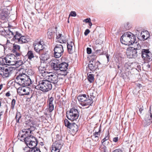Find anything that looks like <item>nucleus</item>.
Returning <instances> with one entry per match:
<instances>
[{
	"label": "nucleus",
	"instance_id": "b1692460",
	"mask_svg": "<svg viewBox=\"0 0 152 152\" xmlns=\"http://www.w3.org/2000/svg\"><path fill=\"white\" fill-rule=\"evenodd\" d=\"M69 128L71 129L72 132L75 133L78 130V126L75 123H72Z\"/></svg>",
	"mask_w": 152,
	"mask_h": 152
},
{
	"label": "nucleus",
	"instance_id": "ddd939ff",
	"mask_svg": "<svg viewBox=\"0 0 152 152\" xmlns=\"http://www.w3.org/2000/svg\"><path fill=\"white\" fill-rule=\"evenodd\" d=\"M142 56L144 60L152 59V55L148 50L144 49L142 50Z\"/></svg>",
	"mask_w": 152,
	"mask_h": 152
},
{
	"label": "nucleus",
	"instance_id": "f3484780",
	"mask_svg": "<svg viewBox=\"0 0 152 152\" xmlns=\"http://www.w3.org/2000/svg\"><path fill=\"white\" fill-rule=\"evenodd\" d=\"M60 64V62L59 61L56 59L52 61L51 66L54 70L59 71Z\"/></svg>",
	"mask_w": 152,
	"mask_h": 152
},
{
	"label": "nucleus",
	"instance_id": "bf43d9fd",
	"mask_svg": "<svg viewBox=\"0 0 152 152\" xmlns=\"http://www.w3.org/2000/svg\"><path fill=\"white\" fill-rule=\"evenodd\" d=\"M89 26H91L92 25V23L91 21L89 22Z\"/></svg>",
	"mask_w": 152,
	"mask_h": 152
},
{
	"label": "nucleus",
	"instance_id": "bb28decb",
	"mask_svg": "<svg viewBox=\"0 0 152 152\" xmlns=\"http://www.w3.org/2000/svg\"><path fill=\"white\" fill-rule=\"evenodd\" d=\"M29 41V39L25 36H21L20 40H19V42L20 43H27Z\"/></svg>",
	"mask_w": 152,
	"mask_h": 152
},
{
	"label": "nucleus",
	"instance_id": "7ed1b4c3",
	"mask_svg": "<svg viewBox=\"0 0 152 152\" xmlns=\"http://www.w3.org/2000/svg\"><path fill=\"white\" fill-rule=\"evenodd\" d=\"M135 40V36L129 32L124 33L121 38V41L122 44L128 45L133 44Z\"/></svg>",
	"mask_w": 152,
	"mask_h": 152
},
{
	"label": "nucleus",
	"instance_id": "338daca9",
	"mask_svg": "<svg viewBox=\"0 0 152 152\" xmlns=\"http://www.w3.org/2000/svg\"><path fill=\"white\" fill-rule=\"evenodd\" d=\"M150 110L151 111V108H150Z\"/></svg>",
	"mask_w": 152,
	"mask_h": 152
},
{
	"label": "nucleus",
	"instance_id": "423d86ee",
	"mask_svg": "<svg viewBox=\"0 0 152 152\" xmlns=\"http://www.w3.org/2000/svg\"><path fill=\"white\" fill-rule=\"evenodd\" d=\"M15 68L8 66H0V75L3 78L9 77L12 73Z\"/></svg>",
	"mask_w": 152,
	"mask_h": 152
},
{
	"label": "nucleus",
	"instance_id": "2eb2a0df",
	"mask_svg": "<svg viewBox=\"0 0 152 152\" xmlns=\"http://www.w3.org/2000/svg\"><path fill=\"white\" fill-rule=\"evenodd\" d=\"M9 12L6 9L0 10V20H5L7 19L9 15Z\"/></svg>",
	"mask_w": 152,
	"mask_h": 152
},
{
	"label": "nucleus",
	"instance_id": "f8f14e48",
	"mask_svg": "<svg viewBox=\"0 0 152 152\" xmlns=\"http://www.w3.org/2000/svg\"><path fill=\"white\" fill-rule=\"evenodd\" d=\"M25 86L19 87L17 90L18 93L20 95H27L31 92L30 88Z\"/></svg>",
	"mask_w": 152,
	"mask_h": 152
},
{
	"label": "nucleus",
	"instance_id": "f257e3e1",
	"mask_svg": "<svg viewBox=\"0 0 152 152\" xmlns=\"http://www.w3.org/2000/svg\"><path fill=\"white\" fill-rule=\"evenodd\" d=\"M31 132L29 129H26L22 131L20 139V141L25 142L29 147L26 148L25 152H33V148L35 147L37 144L36 138L31 135Z\"/></svg>",
	"mask_w": 152,
	"mask_h": 152
},
{
	"label": "nucleus",
	"instance_id": "58836bf2",
	"mask_svg": "<svg viewBox=\"0 0 152 152\" xmlns=\"http://www.w3.org/2000/svg\"><path fill=\"white\" fill-rule=\"evenodd\" d=\"M15 99H13L12 100L11 102V108L12 109H13L14 108L15 104Z\"/></svg>",
	"mask_w": 152,
	"mask_h": 152
},
{
	"label": "nucleus",
	"instance_id": "ea45409f",
	"mask_svg": "<svg viewBox=\"0 0 152 152\" xmlns=\"http://www.w3.org/2000/svg\"><path fill=\"white\" fill-rule=\"evenodd\" d=\"M101 152H108L106 147L104 146H103V147L101 148Z\"/></svg>",
	"mask_w": 152,
	"mask_h": 152
},
{
	"label": "nucleus",
	"instance_id": "2f4dec72",
	"mask_svg": "<svg viewBox=\"0 0 152 152\" xmlns=\"http://www.w3.org/2000/svg\"><path fill=\"white\" fill-rule=\"evenodd\" d=\"M21 115L19 112H17L15 116L16 122L17 123H20L19 120L21 117Z\"/></svg>",
	"mask_w": 152,
	"mask_h": 152
},
{
	"label": "nucleus",
	"instance_id": "c9c22d12",
	"mask_svg": "<svg viewBox=\"0 0 152 152\" xmlns=\"http://www.w3.org/2000/svg\"><path fill=\"white\" fill-rule=\"evenodd\" d=\"M100 129H99V131L98 132H95L94 133L93 135L91 136V137H99L100 134Z\"/></svg>",
	"mask_w": 152,
	"mask_h": 152
},
{
	"label": "nucleus",
	"instance_id": "4468645a",
	"mask_svg": "<svg viewBox=\"0 0 152 152\" xmlns=\"http://www.w3.org/2000/svg\"><path fill=\"white\" fill-rule=\"evenodd\" d=\"M43 43L39 41L38 42H35L34 44V49L37 52L41 53L44 47L43 45Z\"/></svg>",
	"mask_w": 152,
	"mask_h": 152
},
{
	"label": "nucleus",
	"instance_id": "4be33fe9",
	"mask_svg": "<svg viewBox=\"0 0 152 152\" xmlns=\"http://www.w3.org/2000/svg\"><path fill=\"white\" fill-rule=\"evenodd\" d=\"M63 142L61 140H57L55 142L53 143L52 146L54 148L58 149L60 150L63 145Z\"/></svg>",
	"mask_w": 152,
	"mask_h": 152
},
{
	"label": "nucleus",
	"instance_id": "69168bd1",
	"mask_svg": "<svg viewBox=\"0 0 152 152\" xmlns=\"http://www.w3.org/2000/svg\"><path fill=\"white\" fill-rule=\"evenodd\" d=\"M38 12L39 13V11H38Z\"/></svg>",
	"mask_w": 152,
	"mask_h": 152
},
{
	"label": "nucleus",
	"instance_id": "a18cd8bd",
	"mask_svg": "<svg viewBox=\"0 0 152 152\" xmlns=\"http://www.w3.org/2000/svg\"><path fill=\"white\" fill-rule=\"evenodd\" d=\"M87 52L88 54H90L91 52V48H87Z\"/></svg>",
	"mask_w": 152,
	"mask_h": 152
},
{
	"label": "nucleus",
	"instance_id": "de8ad7c7",
	"mask_svg": "<svg viewBox=\"0 0 152 152\" xmlns=\"http://www.w3.org/2000/svg\"><path fill=\"white\" fill-rule=\"evenodd\" d=\"M90 21H91V20L90 18H87L83 20V22H85L86 23H89Z\"/></svg>",
	"mask_w": 152,
	"mask_h": 152
},
{
	"label": "nucleus",
	"instance_id": "393cba45",
	"mask_svg": "<svg viewBox=\"0 0 152 152\" xmlns=\"http://www.w3.org/2000/svg\"><path fill=\"white\" fill-rule=\"evenodd\" d=\"M50 58V56L48 53L47 52L42 54L41 59L43 61H45L47 60Z\"/></svg>",
	"mask_w": 152,
	"mask_h": 152
},
{
	"label": "nucleus",
	"instance_id": "c03bdc74",
	"mask_svg": "<svg viewBox=\"0 0 152 152\" xmlns=\"http://www.w3.org/2000/svg\"><path fill=\"white\" fill-rule=\"evenodd\" d=\"M33 152H40L39 148L34 147L33 148Z\"/></svg>",
	"mask_w": 152,
	"mask_h": 152
},
{
	"label": "nucleus",
	"instance_id": "39448f33",
	"mask_svg": "<svg viewBox=\"0 0 152 152\" xmlns=\"http://www.w3.org/2000/svg\"><path fill=\"white\" fill-rule=\"evenodd\" d=\"M16 57L14 55L7 56L4 58H0V62L4 65H14L16 62Z\"/></svg>",
	"mask_w": 152,
	"mask_h": 152
},
{
	"label": "nucleus",
	"instance_id": "cd10ccee",
	"mask_svg": "<svg viewBox=\"0 0 152 152\" xmlns=\"http://www.w3.org/2000/svg\"><path fill=\"white\" fill-rule=\"evenodd\" d=\"M54 28H50L48 29V37L49 39L52 38L54 34L53 31Z\"/></svg>",
	"mask_w": 152,
	"mask_h": 152
},
{
	"label": "nucleus",
	"instance_id": "8fccbe9b",
	"mask_svg": "<svg viewBox=\"0 0 152 152\" xmlns=\"http://www.w3.org/2000/svg\"><path fill=\"white\" fill-rule=\"evenodd\" d=\"M119 140V138L118 137H115L113 139V141L114 142H117Z\"/></svg>",
	"mask_w": 152,
	"mask_h": 152
},
{
	"label": "nucleus",
	"instance_id": "37998d69",
	"mask_svg": "<svg viewBox=\"0 0 152 152\" xmlns=\"http://www.w3.org/2000/svg\"><path fill=\"white\" fill-rule=\"evenodd\" d=\"M71 16L73 17H75L76 16V14L75 12V11H72L71 12L69 16Z\"/></svg>",
	"mask_w": 152,
	"mask_h": 152
},
{
	"label": "nucleus",
	"instance_id": "6e6552de",
	"mask_svg": "<svg viewBox=\"0 0 152 152\" xmlns=\"http://www.w3.org/2000/svg\"><path fill=\"white\" fill-rule=\"evenodd\" d=\"M67 118L69 120L74 121H76L79 116V113L78 110L75 108H72L66 113Z\"/></svg>",
	"mask_w": 152,
	"mask_h": 152
},
{
	"label": "nucleus",
	"instance_id": "680f3d73",
	"mask_svg": "<svg viewBox=\"0 0 152 152\" xmlns=\"http://www.w3.org/2000/svg\"><path fill=\"white\" fill-rule=\"evenodd\" d=\"M28 71L32 72V73H31V74H33V72L32 71V70H30Z\"/></svg>",
	"mask_w": 152,
	"mask_h": 152
},
{
	"label": "nucleus",
	"instance_id": "864d4df0",
	"mask_svg": "<svg viewBox=\"0 0 152 152\" xmlns=\"http://www.w3.org/2000/svg\"><path fill=\"white\" fill-rule=\"evenodd\" d=\"M129 25V23H127L125 25V27L126 28V29H129V27L128 26V25Z\"/></svg>",
	"mask_w": 152,
	"mask_h": 152
},
{
	"label": "nucleus",
	"instance_id": "e433bc0d",
	"mask_svg": "<svg viewBox=\"0 0 152 152\" xmlns=\"http://www.w3.org/2000/svg\"><path fill=\"white\" fill-rule=\"evenodd\" d=\"M88 66L90 69L92 71L95 69V67L92 63L89 64L88 65Z\"/></svg>",
	"mask_w": 152,
	"mask_h": 152
},
{
	"label": "nucleus",
	"instance_id": "7c9ffc66",
	"mask_svg": "<svg viewBox=\"0 0 152 152\" xmlns=\"http://www.w3.org/2000/svg\"><path fill=\"white\" fill-rule=\"evenodd\" d=\"M27 56L28 58L30 60H31L32 58H35L33 52L31 50L28 51L27 53Z\"/></svg>",
	"mask_w": 152,
	"mask_h": 152
},
{
	"label": "nucleus",
	"instance_id": "09e8293b",
	"mask_svg": "<svg viewBox=\"0 0 152 152\" xmlns=\"http://www.w3.org/2000/svg\"><path fill=\"white\" fill-rule=\"evenodd\" d=\"M90 32V31L88 29H87L86 30L84 34L85 36H87Z\"/></svg>",
	"mask_w": 152,
	"mask_h": 152
},
{
	"label": "nucleus",
	"instance_id": "9b49d317",
	"mask_svg": "<svg viewBox=\"0 0 152 152\" xmlns=\"http://www.w3.org/2000/svg\"><path fill=\"white\" fill-rule=\"evenodd\" d=\"M137 48L129 47L127 48L126 54L129 58H135L137 56Z\"/></svg>",
	"mask_w": 152,
	"mask_h": 152
},
{
	"label": "nucleus",
	"instance_id": "c85d7f7f",
	"mask_svg": "<svg viewBox=\"0 0 152 152\" xmlns=\"http://www.w3.org/2000/svg\"><path fill=\"white\" fill-rule=\"evenodd\" d=\"M13 49L12 51L14 52H15L20 51V47L19 45L15 44H13Z\"/></svg>",
	"mask_w": 152,
	"mask_h": 152
},
{
	"label": "nucleus",
	"instance_id": "f03ea898",
	"mask_svg": "<svg viewBox=\"0 0 152 152\" xmlns=\"http://www.w3.org/2000/svg\"><path fill=\"white\" fill-rule=\"evenodd\" d=\"M37 85L36 86L35 88L44 92L49 91L52 88L51 84L47 80L37 81Z\"/></svg>",
	"mask_w": 152,
	"mask_h": 152
},
{
	"label": "nucleus",
	"instance_id": "a878e982",
	"mask_svg": "<svg viewBox=\"0 0 152 152\" xmlns=\"http://www.w3.org/2000/svg\"><path fill=\"white\" fill-rule=\"evenodd\" d=\"M140 36L142 39H146L149 37L148 32L147 31H142L140 33Z\"/></svg>",
	"mask_w": 152,
	"mask_h": 152
},
{
	"label": "nucleus",
	"instance_id": "4c0bfd02",
	"mask_svg": "<svg viewBox=\"0 0 152 152\" xmlns=\"http://www.w3.org/2000/svg\"><path fill=\"white\" fill-rule=\"evenodd\" d=\"M51 152H59L60 150L58 149L54 148L53 147L51 146Z\"/></svg>",
	"mask_w": 152,
	"mask_h": 152
},
{
	"label": "nucleus",
	"instance_id": "0e129e2a",
	"mask_svg": "<svg viewBox=\"0 0 152 152\" xmlns=\"http://www.w3.org/2000/svg\"><path fill=\"white\" fill-rule=\"evenodd\" d=\"M56 136H57V137H59V136L58 135H56Z\"/></svg>",
	"mask_w": 152,
	"mask_h": 152
},
{
	"label": "nucleus",
	"instance_id": "774afa93",
	"mask_svg": "<svg viewBox=\"0 0 152 152\" xmlns=\"http://www.w3.org/2000/svg\"><path fill=\"white\" fill-rule=\"evenodd\" d=\"M68 23H69V21H68Z\"/></svg>",
	"mask_w": 152,
	"mask_h": 152
},
{
	"label": "nucleus",
	"instance_id": "052dcab7",
	"mask_svg": "<svg viewBox=\"0 0 152 152\" xmlns=\"http://www.w3.org/2000/svg\"><path fill=\"white\" fill-rule=\"evenodd\" d=\"M2 85H1L0 86V90L2 88Z\"/></svg>",
	"mask_w": 152,
	"mask_h": 152
},
{
	"label": "nucleus",
	"instance_id": "473e14b6",
	"mask_svg": "<svg viewBox=\"0 0 152 152\" xmlns=\"http://www.w3.org/2000/svg\"><path fill=\"white\" fill-rule=\"evenodd\" d=\"M87 79L90 83L92 82L94 80L93 75L92 74H89L88 75Z\"/></svg>",
	"mask_w": 152,
	"mask_h": 152
},
{
	"label": "nucleus",
	"instance_id": "f704fd0d",
	"mask_svg": "<svg viewBox=\"0 0 152 152\" xmlns=\"http://www.w3.org/2000/svg\"><path fill=\"white\" fill-rule=\"evenodd\" d=\"M98 42V41L96 40V43L94 45V48L95 50H96V51H98L100 50H99L97 49V48L98 47H101V45L100 44H97Z\"/></svg>",
	"mask_w": 152,
	"mask_h": 152
},
{
	"label": "nucleus",
	"instance_id": "dca6fc26",
	"mask_svg": "<svg viewBox=\"0 0 152 152\" xmlns=\"http://www.w3.org/2000/svg\"><path fill=\"white\" fill-rule=\"evenodd\" d=\"M56 42H58L60 43H65L66 42V37L62 35L61 34H56Z\"/></svg>",
	"mask_w": 152,
	"mask_h": 152
},
{
	"label": "nucleus",
	"instance_id": "a211bd4d",
	"mask_svg": "<svg viewBox=\"0 0 152 152\" xmlns=\"http://www.w3.org/2000/svg\"><path fill=\"white\" fill-rule=\"evenodd\" d=\"M152 115L150 113L149 115H147L143 121V123L145 126H148L152 122Z\"/></svg>",
	"mask_w": 152,
	"mask_h": 152
},
{
	"label": "nucleus",
	"instance_id": "3c124183",
	"mask_svg": "<svg viewBox=\"0 0 152 152\" xmlns=\"http://www.w3.org/2000/svg\"><path fill=\"white\" fill-rule=\"evenodd\" d=\"M9 34L10 35V37H14V33L11 31H10L9 32Z\"/></svg>",
	"mask_w": 152,
	"mask_h": 152
},
{
	"label": "nucleus",
	"instance_id": "6ab92c4d",
	"mask_svg": "<svg viewBox=\"0 0 152 152\" xmlns=\"http://www.w3.org/2000/svg\"><path fill=\"white\" fill-rule=\"evenodd\" d=\"M38 69L40 73L41 74V75L43 77H45L47 75H48L49 73L45 71L46 68L44 66L42 65L39 66L38 68Z\"/></svg>",
	"mask_w": 152,
	"mask_h": 152
},
{
	"label": "nucleus",
	"instance_id": "49530a36",
	"mask_svg": "<svg viewBox=\"0 0 152 152\" xmlns=\"http://www.w3.org/2000/svg\"><path fill=\"white\" fill-rule=\"evenodd\" d=\"M92 137L93 140L95 142L98 141L99 139V137Z\"/></svg>",
	"mask_w": 152,
	"mask_h": 152
},
{
	"label": "nucleus",
	"instance_id": "603ef678",
	"mask_svg": "<svg viewBox=\"0 0 152 152\" xmlns=\"http://www.w3.org/2000/svg\"><path fill=\"white\" fill-rule=\"evenodd\" d=\"M113 152H123L121 149H117L115 150Z\"/></svg>",
	"mask_w": 152,
	"mask_h": 152
},
{
	"label": "nucleus",
	"instance_id": "1a4fd4ad",
	"mask_svg": "<svg viewBox=\"0 0 152 152\" xmlns=\"http://www.w3.org/2000/svg\"><path fill=\"white\" fill-rule=\"evenodd\" d=\"M64 77V75L63 74H58L57 75L54 74L49 73L48 75H47L46 77L47 78L48 80L50 83H53L54 84L57 83L58 82L59 80L60 79H62L63 77Z\"/></svg>",
	"mask_w": 152,
	"mask_h": 152
},
{
	"label": "nucleus",
	"instance_id": "4d7b16f0",
	"mask_svg": "<svg viewBox=\"0 0 152 152\" xmlns=\"http://www.w3.org/2000/svg\"><path fill=\"white\" fill-rule=\"evenodd\" d=\"M10 94L9 92H7L6 94V96L7 97L10 96Z\"/></svg>",
	"mask_w": 152,
	"mask_h": 152
},
{
	"label": "nucleus",
	"instance_id": "72a5a7b5",
	"mask_svg": "<svg viewBox=\"0 0 152 152\" xmlns=\"http://www.w3.org/2000/svg\"><path fill=\"white\" fill-rule=\"evenodd\" d=\"M64 122L65 126L69 128V127L72 124V123H70L68 120L66 119L64 120Z\"/></svg>",
	"mask_w": 152,
	"mask_h": 152
},
{
	"label": "nucleus",
	"instance_id": "5fc2aeb1",
	"mask_svg": "<svg viewBox=\"0 0 152 152\" xmlns=\"http://www.w3.org/2000/svg\"><path fill=\"white\" fill-rule=\"evenodd\" d=\"M143 109L141 107L139 109V111L140 114L142 113V112L143 111Z\"/></svg>",
	"mask_w": 152,
	"mask_h": 152
},
{
	"label": "nucleus",
	"instance_id": "e2e57ef3",
	"mask_svg": "<svg viewBox=\"0 0 152 152\" xmlns=\"http://www.w3.org/2000/svg\"><path fill=\"white\" fill-rule=\"evenodd\" d=\"M36 60L37 61H38V60H39V58L37 57H36Z\"/></svg>",
	"mask_w": 152,
	"mask_h": 152
},
{
	"label": "nucleus",
	"instance_id": "c756f323",
	"mask_svg": "<svg viewBox=\"0 0 152 152\" xmlns=\"http://www.w3.org/2000/svg\"><path fill=\"white\" fill-rule=\"evenodd\" d=\"M15 34L14 37L13 39L16 40V41L19 42V40L20 39L21 37V34L18 32H16Z\"/></svg>",
	"mask_w": 152,
	"mask_h": 152
},
{
	"label": "nucleus",
	"instance_id": "0eeeda50",
	"mask_svg": "<svg viewBox=\"0 0 152 152\" xmlns=\"http://www.w3.org/2000/svg\"><path fill=\"white\" fill-rule=\"evenodd\" d=\"M91 97L89 98L88 96H87L86 94H83L79 95L78 96L77 99L80 102V104L82 106H86L90 105L93 103L92 98H94L93 96L91 95Z\"/></svg>",
	"mask_w": 152,
	"mask_h": 152
},
{
	"label": "nucleus",
	"instance_id": "aec40b11",
	"mask_svg": "<svg viewBox=\"0 0 152 152\" xmlns=\"http://www.w3.org/2000/svg\"><path fill=\"white\" fill-rule=\"evenodd\" d=\"M53 100L54 98L52 97H51L49 98L48 102V110H49V111L50 112H52L53 110L54 109V107L53 104Z\"/></svg>",
	"mask_w": 152,
	"mask_h": 152
},
{
	"label": "nucleus",
	"instance_id": "a19ab883",
	"mask_svg": "<svg viewBox=\"0 0 152 152\" xmlns=\"http://www.w3.org/2000/svg\"><path fill=\"white\" fill-rule=\"evenodd\" d=\"M109 139V137L107 136H106L105 137L102 139V144H105V143H104V142L106 141L107 140H108Z\"/></svg>",
	"mask_w": 152,
	"mask_h": 152
},
{
	"label": "nucleus",
	"instance_id": "79ce46f5",
	"mask_svg": "<svg viewBox=\"0 0 152 152\" xmlns=\"http://www.w3.org/2000/svg\"><path fill=\"white\" fill-rule=\"evenodd\" d=\"M22 64V62L21 61H16V62H15V65L16 66H20Z\"/></svg>",
	"mask_w": 152,
	"mask_h": 152
},
{
	"label": "nucleus",
	"instance_id": "412c9836",
	"mask_svg": "<svg viewBox=\"0 0 152 152\" xmlns=\"http://www.w3.org/2000/svg\"><path fill=\"white\" fill-rule=\"evenodd\" d=\"M68 64L67 63L64 62L61 63H60V66L59 67V71L64 72L66 71L68 69Z\"/></svg>",
	"mask_w": 152,
	"mask_h": 152
},
{
	"label": "nucleus",
	"instance_id": "9d476101",
	"mask_svg": "<svg viewBox=\"0 0 152 152\" xmlns=\"http://www.w3.org/2000/svg\"><path fill=\"white\" fill-rule=\"evenodd\" d=\"M54 56L56 58L60 57L63 54L64 50L63 46L61 45H57L54 48Z\"/></svg>",
	"mask_w": 152,
	"mask_h": 152
},
{
	"label": "nucleus",
	"instance_id": "6e6d98bb",
	"mask_svg": "<svg viewBox=\"0 0 152 152\" xmlns=\"http://www.w3.org/2000/svg\"><path fill=\"white\" fill-rule=\"evenodd\" d=\"M16 56H19L20 55V54L19 53H18V52H16V54H15Z\"/></svg>",
	"mask_w": 152,
	"mask_h": 152
},
{
	"label": "nucleus",
	"instance_id": "13d9d810",
	"mask_svg": "<svg viewBox=\"0 0 152 152\" xmlns=\"http://www.w3.org/2000/svg\"><path fill=\"white\" fill-rule=\"evenodd\" d=\"M106 56L107 58V59L108 61H109V55L108 54H107V55H106Z\"/></svg>",
	"mask_w": 152,
	"mask_h": 152
},
{
	"label": "nucleus",
	"instance_id": "20e7f679",
	"mask_svg": "<svg viewBox=\"0 0 152 152\" xmlns=\"http://www.w3.org/2000/svg\"><path fill=\"white\" fill-rule=\"evenodd\" d=\"M16 81L19 85L23 86H29L31 82L29 76L24 73L20 74L17 76Z\"/></svg>",
	"mask_w": 152,
	"mask_h": 152
},
{
	"label": "nucleus",
	"instance_id": "5701e85b",
	"mask_svg": "<svg viewBox=\"0 0 152 152\" xmlns=\"http://www.w3.org/2000/svg\"><path fill=\"white\" fill-rule=\"evenodd\" d=\"M67 48L69 53L70 54L72 53L75 49L74 43L72 42H71L69 43H67Z\"/></svg>",
	"mask_w": 152,
	"mask_h": 152
}]
</instances>
